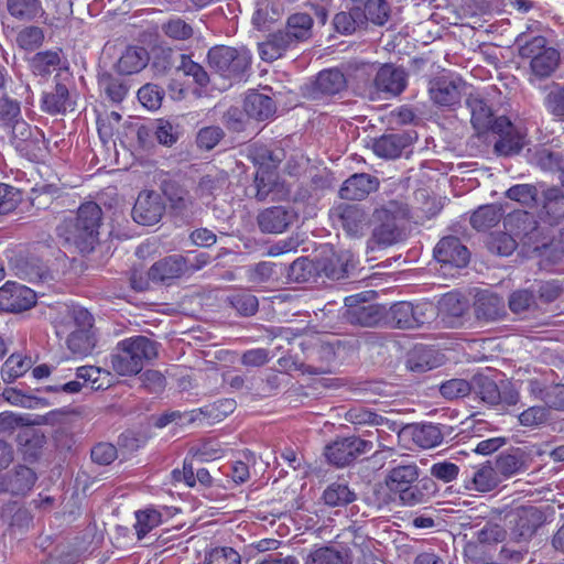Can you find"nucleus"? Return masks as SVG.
<instances>
[{
  "instance_id": "nucleus-1",
  "label": "nucleus",
  "mask_w": 564,
  "mask_h": 564,
  "mask_svg": "<svg viewBox=\"0 0 564 564\" xmlns=\"http://www.w3.org/2000/svg\"><path fill=\"white\" fill-rule=\"evenodd\" d=\"M419 467L415 463H400L392 467L384 484L389 492H381L382 488L375 490L378 508L390 505L393 500L391 495L398 497L403 506L414 507L426 503L435 491V484L431 479L419 480Z\"/></svg>"
},
{
  "instance_id": "nucleus-2",
  "label": "nucleus",
  "mask_w": 564,
  "mask_h": 564,
  "mask_svg": "<svg viewBox=\"0 0 564 564\" xmlns=\"http://www.w3.org/2000/svg\"><path fill=\"white\" fill-rule=\"evenodd\" d=\"M101 224L100 206L95 202H86L78 207L76 214L65 217L57 225L56 235L64 247L89 253L98 242Z\"/></svg>"
},
{
  "instance_id": "nucleus-3",
  "label": "nucleus",
  "mask_w": 564,
  "mask_h": 564,
  "mask_svg": "<svg viewBox=\"0 0 564 564\" xmlns=\"http://www.w3.org/2000/svg\"><path fill=\"white\" fill-rule=\"evenodd\" d=\"M156 357V341L145 336H133L117 344L110 356V365L119 376H134L143 369L147 362Z\"/></svg>"
},
{
  "instance_id": "nucleus-4",
  "label": "nucleus",
  "mask_w": 564,
  "mask_h": 564,
  "mask_svg": "<svg viewBox=\"0 0 564 564\" xmlns=\"http://www.w3.org/2000/svg\"><path fill=\"white\" fill-rule=\"evenodd\" d=\"M547 516L541 507L527 505L512 509L508 514V540L524 550L546 523Z\"/></svg>"
},
{
  "instance_id": "nucleus-5",
  "label": "nucleus",
  "mask_w": 564,
  "mask_h": 564,
  "mask_svg": "<svg viewBox=\"0 0 564 564\" xmlns=\"http://www.w3.org/2000/svg\"><path fill=\"white\" fill-rule=\"evenodd\" d=\"M207 62L221 77L241 79L250 68L251 55L243 48L218 45L208 51Z\"/></svg>"
},
{
  "instance_id": "nucleus-6",
  "label": "nucleus",
  "mask_w": 564,
  "mask_h": 564,
  "mask_svg": "<svg viewBox=\"0 0 564 564\" xmlns=\"http://www.w3.org/2000/svg\"><path fill=\"white\" fill-rule=\"evenodd\" d=\"M67 316L74 326L66 338V346L76 356H87L96 347L97 338L93 329V315L83 307L69 308Z\"/></svg>"
},
{
  "instance_id": "nucleus-7",
  "label": "nucleus",
  "mask_w": 564,
  "mask_h": 564,
  "mask_svg": "<svg viewBox=\"0 0 564 564\" xmlns=\"http://www.w3.org/2000/svg\"><path fill=\"white\" fill-rule=\"evenodd\" d=\"M405 210L395 202H390L386 206L376 209L375 216L380 224L373 228L368 240V248L373 250L376 247L386 248L397 243L402 237L397 220L400 217H405Z\"/></svg>"
},
{
  "instance_id": "nucleus-8",
  "label": "nucleus",
  "mask_w": 564,
  "mask_h": 564,
  "mask_svg": "<svg viewBox=\"0 0 564 564\" xmlns=\"http://www.w3.org/2000/svg\"><path fill=\"white\" fill-rule=\"evenodd\" d=\"M545 44L546 40L543 36H535L520 50L521 56L531 58L530 82L533 80L532 77L545 79L558 67L560 53L553 47H545Z\"/></svg>"
},
{
  "instance_id": "nucleus-9",
  "label": "nucleus",
  "mask_w": 564,
  "mask_h": 564,
  "mask_svg": "<svg viewBox=\"0 0 564 564\" xmlns=\"http://www.w3.org/2000/svg\"><path fill=\"white\" fill-rule=\"evenodd\" d=\"M367 293H359L345 299L344 318L347 323L361 327H375L383 318V310L368 303Z\"/></svg>"
},
{
  "instance_id": "nucleus-10",
  "label": "nucleus",
  "mask_w": 564,
  "mask_h": 564,
  "mask_svg": "<svg viewBox=\"0 0 564 564\" xmlns=\"http://www.w3.org/2000/svg\"><path fill=\"white\" fill-rule=\"evenodd\" d=\"M373 443L360 437L351 436L334 441L325 448L327 460L336 466H346L359 456L371 452Z\"/></svg>"
},
{
  "instance_id": "nucleus-11",
  "label": "nucleus",
  "mask_w": 564,
  "mask_h": 564,
  "mask_svg": "<svg viewBox=\"0 0 564 564\" xmlns=\"http://www.w3.org/2000/svg\"><path fill=\"white\" fill-rule=\"evenodd\" d=\"M466 105L470 110V122L477 134L489 130L500 133L510 128V120L503 116L494 118L491 108L478 96H469Z\"/></svg>"
},
{
  "instance_id": "nucleus-12",
  "label": "nucleus",
  "mask_w": 564,
  "mask_h": 564,
  "mask_svg": "<svg viewBox=\"0 0 564 564\" xmlns=\"http://www.w3.org/2000/svg\"><path fill=\"white\" fill-rule=\"evenodd\" d=\"M165 209L166 206L160 193L143 191L134 203L132 218L140 225L152 226L162 219Z\"/></svg>"
},
{
  "instance_id": "nucleus-13",
  "label": "nucleus",
  "mask_w": 564,
  "mask_h": 564,
  "mask_svg": "<svg viewBox=\"0 0 564 564\" xmlns=\"http://www.w3.org/2000/svg\"><path fill=\"white\" fill-rule=\"evenodd\" d=\"M297 219V213L291 206H272L262 209L257 216L261 232L279 235L286 231Z\"/></svg>"
},
{
  "instance_id": "nucleus-14",
  "label": "nucleus",
  "mask_w": 564,
  "mask_h": 564,
  "mask_svg": "<svg viewBox=\"0 0 564 564\" xmlns=\"http://www.w3.org/2000/svg\"><path fill=\"white\" fill-rule=\"evenodd\" d=\"M330 218L354 238L361 237L368 226V216L358 205L341 204L332 210Z\"/></svg>"
},
{
  "instance_id": "nucleus-15",
  "label": "nucleus",
  "mask_w": 564,
  "mask_h": 564,
  "mask_svg": "<svg viewBox=\"0 0 564 564\" xmlns=\"http://www.w3.org/2000/svg\"><path fill=\"white\" fill-rule=\"evenodd\" d=\"M36 303L35 292L14 282L0 288V311L18 313L31 308Z\"/></svg>"
},
{
  "instance_id": "nucleus-16",
  "label": "nucleus",
  "mask_w": 564,
  "mask_h": 564,
  "mask_svg": "<svg viewBox=\"0 0 564 564\" xmlns=\"http://www.w3.org/2000/svg\"><path fill=\"white\" fill-rule=\"evenodd\" d=\"M347 87V79L343 72L329 68L319 72L316 78L306 87V95L312 99L335 96Z\"/></svg>"
},
{
  "instance_id": "nucleus-17",
  "label": "nucleus",
  "mask_w": 564,
  "mask_h": 564,
  "mask_svg": "<svg viewBox=\"0 0 564 564\" xmlns=\"http://www.w3.org/2000/svg\"><path fill=\"white\" fill-rule=\"evenodd\" d=\"M101 375H109L108 371L102 370L99 367L95 366H83L76 369V380H69L65 382H56L54 384H48L43 388L46 392H64L67 394H75L80 392L83 384L86 382L91 383V389L99 390L102 389L104 383L99 382Z\"/></svg>"
},
{
  "instance_id": "nucleus-18",
  "label": "nucleus",
  "mask_w": 564,
  "mask_h": 564,
  "mask_svg": "<svg viewBox=\"0 0 564 564\" xmlns=\"http://www.w3.org/2000/svg\"><path fill=\"white\" fill-rule=\"evenodd\" d=\"M162 191L173 215L189 217L194 214L196 209V202L185 186L176 182L169 181L162 184Z\"/></svg>"
},
{
  "instance_id": "nucleus-19",
  "label": "nucleus",
  "mask_w": 564,
  "mask_h": 564,
  "mask_svg": "<svg viewBox=\"0 0 564 564\" xmlns=\"http://www.w3.org/2000/svg\"><path fill=\"white\" fill-rule=\"evenodd\" d=\"M503 226L516 240L519 239L523 243H530L539 228L535 216L525 210H514L508 214L503 219Z\"/></svg>"
},
{
  "instance_id": "nucleus-20",
  "label": "nucleus",
  "mask_w": 564,
  "mask_h": 564,
  "mask_svg": "<svg viewBox=\"0 0 564 564\" xmlns=\"http://www.w3.org/2000/svg\"><path fill=\"white\" fill-rule=\"evenodd\" d=\"M435 259L444 265L464 268L469 261L470 253L457 237H445L434 248Z\"/></svg>"
},
{
  "instance_id": "nucleus-21",
  "label": "nucleus",
  "mask_w": 564,
  "mask_h": 564,
  "mask_svg": "<svg viewBox=\"0 0 564 564\" xmlns=\"http://www.w3.org/2000/svg\"><path fill=\"white\" fill-rule=\"evenodd\" d=\"M425 305H413L410 302L393 304L389 311V319L392 325L401 329L416 328L425 323Z\"/></svg>"
},
{
  "instance_id": "nucleus-22",
  "label": "nucleus",
  "mask_w": 564,
  "mask_h": 564,
  "mask_svg": "<svg viewBox=\"0 0 564 564\" xmlns=\"http://www.w3.org/2000/svg\"><path fill=\"white\" fill-rule=\"evenodd\" d=\"M460 79L437 77L430 82V97L440 107H453L460 101Z\"/></svg>"
},
{
  "instance_id": "nucleus-23",
  "label": "nucleus",
  "mask_w": 564,
  "mask_h": 564,
  "mask_svg": "<svg viewBox=\"0 0 564 564\" xmlns=\"http://www.w3.org/2000/svg\"><path fill=\"white\" fill-rule=\"evenodd\" d=\"M379 187V180L367 173H356L348 177L339 189L343 199L360 200Z\"/></svg>"
},
{
  "instance_id": "nucleus-24",
  "label": "nucleus",
  "mask_w": 564,
  "mask_h": 564,
  "mask_svg": "<svg viewBox=\"0 0 564 564\" xmlns=\"http://www.w3.org/2000/svg\"><path fill=\"white\" fill-rule=\"evenodd\" d=\"M187 273V259L181 254L165 257L149 269V279L154 282H165L181 278Z\"/></svg>"
},
{
  "instance_id": "nucleus-25",
  "label": "nucleus",
  "mask_w": 564,
  "mask_h": 564,
  "mask_svg": "<svg viewBox=\"0 0 564 564\" xmlns=\"http://www.w3.org/2000/svg\"><path fill=\"white\" fill-rule=\"evenodd\" d=\"M373 86L377 91L397 96L406 86V74L402 68L384 64L378 69L373 79Z\"/></svg>"
},
{
  "instance_id": "nucleus-26",
  "label": "nucleus",
  "mask_w": 564,
  "mask_h": 564,
  "mask_svg": "<svg viewBox=\"0 0 564 564\" xmlns=\"http://www.w3.org/2000/svg\"><path fill=\"white\" fill-rule=\"evenodd\" d=\"M297 44L285 30H279L268 36L259 44V54L263 61H275L282 57L286 51L295 47Z\"/></svg>"
},
{
  "instance_id": "nucleus-27",
  "label": "nucleus",
  "mask_w": 564,
  "mask_h": 564,
  "mask_svg": "<svg viewBox=\"0 0 564 564\" xmlns=\"http://www.w3.org/2000/svg\"><path fill=\"white\" fill-rule=\"evenodd\" d=\"M474 310L476 318L482 322H494L506 314L503 300L489 292L478 294Z\"/></svg>"
},
{
  "instance_id": "nucleus-28",
  "label": "nucleus",
  "mask_w": 564,
  "mask_h": 564,
  "mask_svg": "<svg viewBox=\"0 0 564 564\" xmlns=\"http://www.w3.org/2000/svg\"><path fill=\"white\" fill-rule=\"evenodd\" d=\"M243 111L248 117L263 121L275 113L276 106L271 97L251 91L245 98Z\"/></svg>"
},
{
  "instance_id": "nucleus-29",
  "label": "nucleus",
  "mask_w": 564,
  "mask_h": 564,
  "mask_svg": "<svg viewBox=\"0 0 564 564\" xmlns=\"http://www.w3.org/2000/svg\"><path fill=\"white\" fill-rule=\"evenodd\" d=\"M228 184L227 172L217 169L210 170L199 178L195 193L199 198H212L221 193Z\"/></svg>"
},
{
  "instance_id": "nucleus-30",
  "label": "nucleus",
  "mask_w": 564,
  "mask_h": 564,
  "mask_svg": "<svg viewBox=\"0 0 564 564\" xmlns=\"http://www.w3.org/2000/svg\"><path fill=\"white\" fill-rule=\"evenodd\" d=\"M149 53L142 46H128L117 62L120 74L131 75L142 70L149 63Z\"/></svg>"
},
{
  "instance_id": "nucleus-31",
  "label": "nucleus",
  "mask_w": 564,
  "mask_h": 564,
  "mask_svg": "<svg viewBox=\"0 0 564 564\" xmlns=\"http://www.w3.org/2000/svg\"><path fill=\"white\" fill-rule=\"evenodd\" d=\"M72 106L66 84L56 82L51 91L42 96V110L50 115L64 113Z\"/></svg>"
},
{
  "instance_id": "nucleus-32",
  "label": "nucleus",
  "mask_w": 564,
  "mask_h": 564,
  "mask_svg": "<svg viewBox=\"0 0 564 564\" xmlns=\"http://www.w3.org/2000/svg\"><path fill=\"white\" fill-rule=\"evenodd\" d=\"M408 144L409 138L405 134L389 133L376 139L372 150L380 158L395 159L401 155Z\"/></svg>"
},
{
  "instance_id": "nucleus-33",
  "label": "nucleus",
  "mask_w": 564,
  "mask_h": 564,
  "mask_svg": "<svg viewBox=\"0 0 564 564\" xmlns=\"http://www.w3.org/2000/svg\"><path fill=\"white\" fill-rule=\"evenodd\" d=\"M345 420L355 425H386L390 431L399 430V425L394 421H390L389 419L364 406H354L349 409L345 414Z\"/></svg>"
},
{
  "instance_id": "nucleus-34",
  "label": "nucleus",
  "mask_w": 564,
  "mask_h": 564,
  "mask_svg": "<svg viewBox=\"0 0 564 564\" xmlns=\"http://www.w3.org/2000/svg\"><path fill=\"white\" fill-rule=\"evenodd\" d=\"M6 6L9 14L19 21L31 22L45 14L41 0H7Z\"/></svg>"
},
{
  "instance_id": "nucleus-35",
  "label": "nucleus",
  "mask_w": 564,
  "mask_h": 564,
  "mask_svg": "<svg viewBox=\"0 0 564 564\" xmlns=\"http://www.w3.org/2000/svg\"><path fill=\"white\" fill-rule=\"evenodd\" d=\"M314 20L310 13L296 12L286 19L285 31L296 44L306 42L313 36Z\"/></svg>"
},
{
  "instance_id": "nucleus-36",
  "label": "nucleus",
  "mask_w": 564,
  "mask_h": 564,
  "mask_svg": "<svg viewBox=\"0 0 564 564\" xmlns=\"http://www.w3.org/2000/svg\"><path fill=\"white\" fill-rule=\"evenodd\" d=\"M335 30L344 35H350L366 26V17L360 7H352L348 11H340L333 19Z\"/></svg>"
},
{
  "instance_id": "nucleus-37",
  "label": "nucleus",
  "mask_w": 564,
  "mask_h": 564,
  "mask_svg": "<svg viewBox=\"0 0 564 564\" xmlns=\"http://www.w3.org/2000/svg\"><path fill=\"white\" fill-rule=\"evenodd\" d=\"M61 63V50L37 52L29 59L31 72L41 77H47L54 70L59 69Z\"/></svg>"
},
{
  "instance_id": "nucleus-38",
  "label": "nucleus",
  "mask_w": 564,
  "mask_h": 564,
  "mask_svg": "<svg viewBox=\"0 0 564 564\" xmlns=\"http://www.w3.org/2000/svg\"><path fill=\"white\" fill-rule=\"evenodd\" d=\"M471 392L490 406L501 403L499 386L486 375L478 373L471 378Z\"/></svg>"
},
{
  "instance_id": "nucleus-39",
  "label": "nucleus",
  "mask_w": 564,
  "mask_h": 564,
  "mask_svg": "<svg viewBox=\"0 0 564 564\" xmlns=\"http://www.w3.org/2000/svg\"><path fill=\"white\" fill-rule=\"evenodd\" d=\"M283 14V4L279 0H261L257 4L252 22L259 30L269 28Z\"/></svg>"
},
{
  "instance_id": "nucleus-40",
  "label": "nucleus",
  "mask_w": 564,
  "mask_h": 564,
  "mask_svg": "<svg viewBox=\"0 0 564 564\" xmlns=\"http://www.w3.org/2000/svg\"><path fill=\"white\" fill-rule=\"evenodd\" d=\"M163 35L172 42H187L195 35V29L191 22L182 17H170L161 24Z\"/></svg>"
},
{
  "instance_id": "nucleus-41",
  "label": "nucleus",
  "mask_w": 564,
  "mask_h": 564,
  "mask_svg": "<svg viewBox=\"0 0 564 564\" xmlns=\"http://www.w3.org/2000/svg\"><path fill=\"white\" fill-rule=\"evenodd\" d=\"M37 476L35 471L26 466H18L14 469V473L7 480V491H10L12 495H25L28 494L34 486Z\"/></svg>"
},
{
  "instance_id": "nucleus-42",
  "label": "nucleus",
  "mask_w": 564,
  "mask_h": 564,
  "mask_svg": "<svg viewBox=\"0 0 564 564\" xmlns=\"http://www.w3.org/2000/svg\"><path fill=\"white\" fill-rule=\"evenodd\" d=\"M357 499V495L347 482L335 481L326 487L323 492V500L329 507H344Z\"/></svg>"
},
{
  "instance_id": "nucleus-43",
  "label": "nucleus",
  "mask_w": 564,
  "mask_h": 564,
  "mask_svg": "<svg viewBox=\"0 0 564 564\" xmlns=\"http://www.w3.org/2000/svg\"><path fill=\"white\" fill-rule=\"evenodd\" d=\"M503 210L500 206L490 204L480 206L470 217L471 226L477 230H487L496 226L502 218Z\"/></svg>"
},
{
  "instance_id": "nucleus-44",
  "label": "nucleus",
  "mask_w": 564,
  "mask_h": 564,
  "mask_svg": "<svg viewBox=\"0 0 564 564\" xmlns=\"http://www.w3.org/2000/svg\"><path fill=\"white\" fill-rule=\"evenodd\" d=\"M14 149L21 156L32 162H40L46 155V143L42 131H35L34 135L26 141L18 142Z\"/></svg>"
},
{
  "instance_id": "nucleus-45",
  "label": "nucleus",
  "mask_w": 564,
  "mask_h": 564,
  "mask_svg": "<svg viewBox=\"0 0 564 564\" xmlns=\"http://www.w3.org/2000/svg\"><path fill=\"white\" fill-rule=\"evenodd\" d=\"M44 30L36 25H25L20 29L15 36L17 46L25 52H34L44 43Z\"/></svg>"
},
{
  "instance_id": "nucleus-46",
  "label": "nucleus",
  "mask_w": 564,
  "mask_h": 564,
  "mask_svg": "<svg viewBox=\"0 0 564 564\" xmlns=\"http://www.w3.org/2000/svg\"><path fill=\"white\" fill-rule=\"evenodd\" d=\"M317 273V263L308 258H297L288 267L286 278L290 282L305 283Z\"/></svg>"
},
{
  "instance_id": "nucleus-47",
  "label": "nucleus",
  "mask_w": 564,
  "mask_h": 564,
  "mask_svg": "<svg viewBox=\"0 0 564 564\" xmlns=\"http://www.w3.org/2000/svg\"><path fill=\"white\" fill-rule=\"evenodd\" d=\"M304 564H347V553L334 546H319L307 554Z\"/></svg>"
},
{
  "instance_id": "nucleus-48",
  "label": "nucleus",
  "mask_w": 564,
  "mask_h": 564,
  "mask_svg": "<svg viewBox=\"0 0 564 564\" xmlns=\"http://www.w3.org/2000/svg\"><path fill=\"white\" fill-rule=\"evenodd\" d=\"M543 209L551 224L564 218V194L560 188L552 187L544 192Z\"/></svg>"
},
{
  "instance_id": "nucleus-49",
  "label": "nucleus",
  "mask_w": 564,
  "mask_h": 564,
  "mask_svg": "<svg viewBox=\"0 0 564 564\" xmlns=\"http://www.w3.org/2000/svg\"><path fill=\"white\" fill-rule=\"evenodd\" d=\"M444 434L438 425L427 423L414 429L413 441L423 448H432L443 442Z\"/></svg>"
},
{
  "instance_id": "nucleus-50",
  "label": "nucleus",
  "mask_w": 564,
  "mask_h": 564,
  "mask_svg": "<svg viewBox=\"0 0 564 564\" xmlns=\"http://www.w3.org/2000/svg\"><path fill=\"white\" fill-rule=\"evenodd\" d=\"M348 257L332 253L317 262L318 271L333 280L344 279L347 274Z\"/></svg>"
},
{
  "instance_id": "nucleus-51",
  "label": "nucleus",
  "mask_w": 564,
  "mask_h": 564,
  "mask_svg": "<svg viewBox=\"0 0 564 564\" xmlns=\"http://www.w3.org/2000/svg\"><path fill=\"white\" fill-rule=\"evenodd\" d=\"M178 59L180 62L175 65L176 70L193 77L194 82L200 87H206L209 84L208 73L202 65L194 62L189 55L180 54Z\"/></svg>"
},
{
  "instance_id": "nucleus-52",
  "label": "nucleus",
  "mask_w": 564,
  "mask_h": 564,
  "mask_svg": "<svg viewBox=\"0 0 564 564\" xmlns=\"http://www.w3.org/2000/svg\"><path fill=\"white\" fill-rule=\"evenodd\" d=\"M499 140L495 143V150L501 155H513L521 151L523 148L522 137L514 131V128L510 123V128L506 129L505 132H500Z\"/></svg>"
},
{
  "instance_id": "nucleus-53",
  "label": "nucleus",
  "mask_w": 564,
  "mask_h": 564,
  "mask_svg": "<svg viewBox=\"0 0 564 564\" xmlns=\"http://www.w3.org/2000/svg\"><path fill=\"white\" fill-rule=\"evenodd\" d=\"M471 480L475 490L488 492L499 485L501 478L494 466L482 465L474 473Z\"/></svg>"
},
{
  "instance_id": "nucleus-54",
  "label": "nucleus",
  "mask_w": 564,
  "mask_h": 564,
  "mask_svg": "<svg viewBox=\"0 0 564 564\" xmlns=\"http://www.w3.org/2000/svg\"><path fill=\"white\" fill-rule=\"evenodd\" d=\"M31 367V359L12 354L1 368V377L4 382H12L23 376Z\"/></svg>"
},
{
  "instance_id": "nucleus-55",
  "label": "nucleus",
  "mask_w": 564,
  "mask_h": 564,
  "mask_svg": "<svg viewBox=\"0 0 564 564\" xmlns=\"http://www.w3.org/2000/svg\"><path fill=\"white\" fill-rule=\"evenodd\" d=\"M135 520L134 529L137 536L138 540H142L161 523L162 516L155 509H145L135 512Z\"/></svg>"
},
{
  "instance_id": "nucleus-56",
  "label": "nucleus",
  "mask_w": 564,
  "mask_h": 564,
  "mask_svg": "<svg viewBox=\"0 0 564 564\" xmlns=\"http://www.w3.org/2000/svg\"><path fill=\"white\" fill-rule=\"evenodd\" d=\"M227 301L232 308L243 316L254 315L259 307L257 296L246 291H239L230 294L227 297Z\"/></svg>"
},
{
  "instance_id": "nucleus-57",
  "label": "nucleus",
  "mask_w": 564,
  "mask_h": 564,
  "mask_svg": "<svg viewBox=\"0 0 564 564\" xmlns=\"http://www.w3.org/2000/svg\"><path fill=\"white\" fill-rule=\"evenodd\" d=\"M496 471L503 478L511 477L523 468V460L518 452L501 453L495 462Z\"/></svg>"
},
{
  "instance_id": "nucleus-58",
  "label": "nucleus",
  "mask_w": 564,
  "mask_h": 564,
  "mask_svg": "<svg viewBox=\"0 0 564 564\" xmlns=\"http://www.w3.org/2000/svg\"><path fill=\"white\" fill-rule=\"evenodd\" d=\"M99 86L105 91L106 96L116 104L121 102L127 93L128 87L122 79L111 76L110 74H104L99 78Z\"/></svg>"
},
{
  "instance_id": "nucleus-59",
  "label": "nucleus",
  "mask_w": 564,
  "mask_h": 564,
  "mask_svg": "<svg viewBox=\"0 0 564 564\" xmlns=\"http://www.w3.org/2000/svg\"><path fill=\"white\" fill-rule=\"evenodd\" d=\"M366 23L370 21L376 25H383L390 17V7L386 0H367L362 9Z\"/></svg>"
},
{
  "instance_id": "nucleus-60",
  "label": "nucleus",
  "mask_w": 564,
  "mask_h": 564,
  "mask_svg": "<svg viewBox=\"0 0 564 564\" xmlns=\"http://www.w3.org/2000/svg\"><path fill=\"white\" fill-rule=\"evenodd\" d=\"M518 242L508 231L492 234L487 242L490 252L508 257L517 249Z\"/></svg>"
},
{
  "instance_id": "nucleus-61",
  "label": "nucleus",
  "mask_w": 564,
  "mask_h": 564,
  "mask_svg": "<svg viewBox=\"0 0 564 564\" xmlns=\"http://www.w3.org/2000/svg\"><path fill=\"white\" fill-rule=\"evenodd\" d=\"M550 411L543 405H533L518 415L519 423L524 427H538L549 421Z\"/></svg>"
},
{
  "instance_id": "nucleus-62",
  "label": "nucleus",
  "mask_w": 564,
  "mask_h": 564,
  "mask_svg": "<svg viewBox=\"0 0 564 564\" xmlns=\"http://www.w3.org/2000/svg\"><path fill=\"white\" fill-rule=\"evenodd\" d=\"M471 392V380L451 379L440 386V393L447 400L467 397Z\"/></svg>"
},
{
  "instance_id": "nucleus-63",
  "label": "nucleus",
  "mask_w": 564,
  "mask_h": 564,
  "mask_svg": "<svg viewBox=\"0 0 564 564\" xmlns=\"http://www.w3.org/2000/svg\"><path fill=\"white\" fill-rule=\"evenodd\" d=\"M538 188L531 184H518L511 186L506 195L508 198L519 202L525 206H533L538 200Z\"/></svg>"
},
{
  "instance_id": "nucleus-64",
  "label": "nucleus",
  "mask_w": 564,
  "mask_h": 564,
  "mask_svg": "<svg viewBox=\"0 0 564 564\" xmlns=\"http://www.w3.org/2000/svg\"><path fill=\"white\" fill-rule=\"evenodd\" d=\"M163 95V90L154 84H147L138 90L139 101L149 110L160 108Z\"/></svg>"
}]
</instances>
